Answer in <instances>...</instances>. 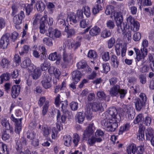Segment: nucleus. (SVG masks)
<instances>
[{"instance_id": "obj_46", "label": "nucleus", "mask_w": 154, "mask_h": 154, "mask_svg": "<svg viewBox=\"0 0 154 154\" xmlns=\"http://www.w3.org/2000/svg\"><path fill=\"white\" fill-rule=\"evenodd\" d=\"M49 101L48 100H46L45 102V104L43 107L42 110V114L43 115H45L47 112L49 106Z\"/></svg>"}, {"instance_id": "obj_18", "label": "nucleus", "mask_w": 154, "mask_h": 154, "mask_svg": "<svg viewBox=\"0 0 154 154\" xmlns=\"http://www.w3.org/2000/svg\"><path fill=\"white\" fill-rule=\"evenodd\" d=\"M47 18V15H45L41 19L40 25L39 26L40 32L42 34L45 33L46 31V29L45 24Z\"/></svg>"}, {"instance_id": "obj_35", "label": "nucleus", "mask_w": 154, "mask_h": 154, "mask_svg": "<svg viewBox=\"0 0 154 154\" xmlns=\"http://www.w3.org/2000/svg\"><path fill=\"white\" fill-rule=\"evenodd\" d=\"M136 146L134 144H132L127 147V150L128 154H131V152L134 154L136 152Z\"/></svg>"}, {"instance_id": "obj_30", "label": "nucleus", "mask_w": 154, "mask_h": 154, "mask_svg": "<svg viewBox=\"0 0 154 154\" xmlns=\"http://www.w3.org/2000/svg\"><path fill=\"white\" fill-rule=\"evenodd\" d=\"M65 31L67 33L68 38H70L75 35V31L74 29L72 28L69 29L68 26L65 27Z\"/></svg>"}, {"instance_id": "obj_36", "label": "nucleus", "mask_w": 154, "mask_h": 154, "mask_svg": "<svg viewBox=\"0 0 154 154\" xmlns=\"http://www.w3.org/2000/svg\"><path fill=\"white\" fill-rule=\"evenodd\" d=\"M42 131L43 132V135L46 137H47L51 132V128L47 126L42 127Z\"/></svg>"}, {"instance_id": "obj_54", "label": "nucleus", "mask_w": 154, "mask_h": 154, "mask_svg": "<svg viewBox=\"0 0 154 154\" xmlns=\"http://www.w3.org/2000/svg\"><path fill=\"white\" fill-rule=\"evenodd\" d=\"M87 56L90 58H95L97 56L96 52L94 51L90 50L88 53Z\"/></svg>"}, {"instance_id": "obj_38", "label": "nucleus", "mask_w": 154, "mask_h": 154, "mask_svg": "<svg viewBox=\"0 0 154 154\" xmlns=\"http://www.w3.org/2000/svg\"><path fill=\"white\" fill-rule=\"evenodd\" d=\"M10 76V74L7 72L2 74L0 76V83L2 84L4 81L9 80Z\"/></svg>"}, {"instance_id": "obj_27", "label": "nucleus", "mask_w": 154, "mask_h": 154, "mask_svg": "<svg viewBox=\"0 0 154 154\" xmlns=\"http://www.w3.org/2000/svg\"><path fill=\"white\" fill-rule=\"evenodd\" d=\"M100 31V29L97 26H94L92 28L90 31V35L93 36L98 34Z\"/></svg>"}, {"instance_id": "obj_29", "label": "nucleus", "mask_w": 154, "mask_h": 154, "mask_svg": "<svg viewBox=\"0 0 154 154\" xmlns=\"http://www.w3.org/2000/svg\"><path fill=\"white\" fill-rule=\"evenodd\" d=\"M146 136V139L147 140H150L153 135L154 132L153 129L151 128H147L145 131Z\"/></svg>"}, {"instance_id": "obj_42", "label": "nucleus", "mask_w": 154, "mask_h": 154, "mask_svg": "<svg viewBox=\"0 0 154 154\" xmlns=\"http://www.w3.org/2000/svg\"><path fill=\"white\" fill-rule=\"evenodd\" d=\"M131 29L134 31H137L139 29L140 24L137 21H135L130 25Z\"/></svg>"}, {"instance_id": "obj_45", "label": "nucleus", "mask_w": 154, "mask_h": 154, "mask_svg": "<svg viewBox=\"0 0 154 154\" xmlns=\"http://www.w3.org/2000/svg\"><path fill=\"white\" fill-rule=\"evenodd\" d=\"M101 57L103 61H108L110 59L109 53L108 52H103L101 53Z\"/></svg>"}, {"instance_id": "obj_21", "label": "nucleus", "mask_w": 154, "mask_h": 154, "mask_svg": "<svg viewBox=\"0 0 154 154\" xmlns=\"http://www.w3.org/2000/svg\"><path fill=\"white\" fill-rule=\"evenodd\" d=\"M120 89L119 85H116L112 87L110 91V94L111 96H117L119 95V92Z\"/></svg>"}, {"instance_id": "obj_15", "label": "nucleus", "mask_w": 154, "mask_h": 154, "mask_svg": "<svg viewBox=\"0 0 154 154\" xmlns=\"http://www.w3.org/2000/svg\"><path fill=\"white\" fill-rule=\"evenodd\" d=\"M82 76L81 72L79 71H74L72 73V76L73 82L76 84L79 82Z\"/></svg>"}, {"instance_id": "obj_41", "label": "nucleus", "mask_w": 154, "mask_h": 154, "mask_svg": "<svg viewBox=\"0 0 154 154\" xmlns=\"http://www.w3.org/2000/svg\"><path fill=\"white\" fill-rule=\"evenodd\" d=\"M97 96L99 99L106 100V96L103 91L101 90L98 91L97 93Z\"/></svg>"}, {"instance_id": "obj_11", "label": "nucleus", "mask_w": 154, "mask_h": 154, "mask_svg": "<svg viewBox=\"0 0 154 154\" xmlns=\"http://www.w3.org/2000/svg\"><path fill=\"white\" fill-rule=\"evenodd\" d=\"M66 44L69 48L75 50L79 47L81 45V41H74L72 40L68 39L66 42Z\"/></svg>"}, {"instance_id": "obj_32", "label": "nucleus", "mask_w": 154, "mask_h": 154, "mask_svg": "<svg viewBox=\"0 0 154 154\" xmlns=\"http://www.w3.org/2000/svg\"><path fill=\"white\" fill-rule=\"evenodd\" d=\"M36 7L38 11L42 12L44 10L45 5L44 3L41 1L37 2L35 4Z\"/></svg>"}, {"instance_id": "obj_26", "label": "nucleus", "mask_w": 154, "mask_h": 154, "mask_svg": "<svg viewBox=\"0 0 154 154\" xmlns=\"http://www.w3.org/2000/svg\"><path fill=\"white\" fill-rule=\"evenodd\" d=\"M145 103L141 101L139 99L136 100L135 102V105L136 109L138 111H140L143 107L145 105Z\"/></svg>"}, {"instance_id": "obj_63", "label": "nucleus", "mask_w": 154, "mask_h": 154, "mask_svg": "<svg viewBox=\"0 0 154 154\" xmlns=\"http://www.w3.org/2000/svg\"><path fill=\"white\" fill-rule=\"evenodd\" d=\"M127 93L126 90L124 89H120L119 92V94L121 99H122L125 97Z\"/></svg>"}, {"instance_id": "obj_58", "label": "nucleus", "mask_w": 154, "mask_h": 154, "mask_svg": "<svg viewBox=\"0 0 154 154\" xmlns=\"http://www.w3.org/2000/svg\"><path fill=\"white\" fill-rule=\"evenodd\" d=\"M123 45L121 44H116L115 46V49L116 51V54L117 55H119L120 54V51L122 49Z\"/></svg>"}, {"instance_id": "obj_40", "label": "nucleus", "mask_w": 154, "mask_h": 154, "mask_svg": "<svg viewBox=\"0 0 154 154\" xmlns=\"http://www.w3.org/2000/svg\"><path fill=\"white\" fill-rule=\"evenodd\" d=\"M102 10L101 5L99 4H96L92 10V12L94 14H96Z\"/></svg>"}, {"instance_id": "obj_5", "label": "nucleus", "mask_w": 154, "mask_h": 154, "mask_svg": "<svg viewBox=\"0 0 154 154\" xmlns=\"http://www.w3.org/2000/svg\"><path fill=\"white\" fill-rule=\"evenodd\" d=\"M41 83L42 86L45 89L50 88L51 86V77L48 74H44Z\"/></svg>"}, {"instance_id": "obj_10", "label": "nucleus", "mask_w": 154, "mask_h": 154, "mask_svg": "<svg viewBox=\"0 0 154 154\" xmlns=\"http://www.w3.org/2000/svg\"><path fill=\"white\" fill-rule=\"evenodd\" d=\"M25 17L24 12L23 11H21L17 15L15 16L13 19L14 23L16 25H19L22 22V20Z\"/></svg>"}, {"instance_id": "obj_6", "label": "nucleus", "mask_w": 154, "mask_h": 154, "mask_svg": "<svg viewBox=\"0 0 154 154\" xmlns=\"http://www.w3.org/2000/svg\"><path fill=\"white\" fill-rule=\"evenodd\" d=\"M48 34L47 35L53 39L59 38L61 35V32L57 29H54L52 27H50L48 29Z\"/></svg>"}, {"instance_id": "obj_19", "label": "nucleus", "mask_w": 154, "mask_h": 154, "mask_svg": "<svg viewBox=\"0 0 154 154\" xmlns=\"http://www.w3.org/2000/svg\"><path fill=\"white\" fill-rule=\"evenodd\" d=\"M63 60L66 64L70 63L72 59V57L70 54H68L66 51L63 50Z\"/></svg>"}, {"instance_id": "obj_34", "label": "nucleus", "mask_w": 154, "mask_h": 154, "mask_svg": "<svg viewBox=\"0 0 154 154\" xmlns=\"http://www.w3.org/2000/svg\"><path fill=\"white\" fill-rule=\"evenodd\" d=\"M130 125L129 123H127L123 126L121 127L119 130V134H122L123 132L127 131L129 129Z\"/></svg>"}, {"instance_id": "obj_25", "label": "nucleus", "mask_w": 154, "mask_h": 154, "mask_svg": "<svg viewBox=\"0 0 154 154\" xmlns=\"http://www.w3.org/2000/svg\"><path fill=\"white\" fill-rule=\"evenodd\" d=\"M111 63L113 67L117 68L119 64V60L117 57L114 55H112L111 57Z\"/></svg>"}, {"instance_id": "obj_62", "label": "nucleus", "mask_w": 154, "mask_h": 154, "mask_svg": "<svg viewBox=\"0 0 154 154\" xmlns=\"http://www.w3.org/2000/svg\"><path fill=\"white\" fill-rule=\"evenodd\" d=\"M84 13L87 17H89L91 15L90 9L88 6L83 7Z\"/></svg>"}, {"instance_id": "obj_37", "label": "nucleus", "mask_w": 154, "mask_h": 154, "mask_svg": "<svg viewBox=\"0 0 154 154\" xmlns=\"http://www.w3.org/2000/svg\"><path fill=\"white\" fill-rule=\"evenodd\" d=\"M144 64V65L140 68V71L142 73L148 72L150 69L149 67V63L146 62Z\"/></svg>"}, {"instance_id": "obj_9", "label": "nucleus", "mask_w": 154, "mask_h": 154, "mask_svg": "<svg viewBox=\"0 0 154 154\" xmlns=\"http://www.w3.org/2000/svg\"><path fill=\"white\" fill-rule=\"evenodd\" d=\"M26 144V141L24 138H22L17 141L15 147L17 152L20 154L22 152V146Z\"/></svg>"}, {"instance_id": "obj_14", "label": "nucleus", "mask_w": 154, "mask_h": 154, "mask_svg": "<svg viewBox=\"0 0 154 154\" xmlns=\"http://www.w3.org/2000/svg\"><path fill=\"white\" fill-rule=\"evenodd\" d=\"M93 124H89L85 131L83 135L85 138L90 137L94 133L95 128L93 126Z\"/></svg>"}, {"instance_id": "obj_1", "label": "nucleus", "mask_w": 154, "mask_h": 154, "mask_svg": "<svg viewBox=\"0 0 154 154\" xmlns=\"http://www.w3.org/2000/svg\"><path fill=\"white\" fill-rule=\"evenodd\" d=\"M117 114L115 107L110 108L105 113V118L101 121V124L108 131H114L118 127L116 116Z\"/></svg>"}, {"instance_id": "obj_16", "label": "nucleus", "mask_w": 154, "mask_h": 154, "mask_svg": "<svg viewBox=\"0 0 154 154\" xmlns=\"http://www.w3.org/2000/svg\"><path fill=\"white\" fill-rule=\"evenodd\" d=\"M103 105H105L104 103H93L91 106L92 110L95 112L103 111Z\"/></svg>"}, {"instance_id": "obj_2", "label": "nucleus", "mask_w": 154, "mask_h": 154, "mask_svg": "<svg viewBox=\"0 0 154 154\" xmlns=\"http://www.w3.org/2000/svg\"><path fill=\"white\" fill-rule=\"evenodd\" d=\"M113 16L114 17L116 25L117 26V31L119 33H125L127 28V24L125 22H123V14L120 12H114Z\"/></svg>"}, {"instance_id": "obj_51", "label": "nucleus", "mask_w": 154, "mask_h": 154, "mask_svg": "<svg viewBox=\"0 0 154 154\" xmlns=\"http://www.w3.org/2000/svg\"><path fill=\"white\" fill-rule=\"evenodd\" d=\"M1 65L3 68H7L9 64V61L7 59H3L1 63Z\"/></svg>"}, {"instance_id": "obj_60", "label": "nucleus", "mask_w": 154, "mask_h": 154, "mask_svg": "<svg viewBox=\"0 0 154 154\" xmlns=\"http://www.w3.org/2000/svg\"><path fill=\"white\" fill-rule=\"evenodd\" d=\"M78 103L76 102L72 101L70 104L71 109L73 111L76 110L78 108Z\"/></svg>"}, {"instance_id": "obj_4", "label": "nucleus", "mask_w": 154, "mask_h": 154, "mask_svg": "<svg viewBox=\"0 0 154 154\" xmlns=\"http://www.w3.org/2000/svg\"><path fill=\"white\" fill-rule=\"evenodd\" d=\"M136 54V59L138 61L142 60V64H144L146 62V60L145 58L147 54V51L144 49V51H140V50L136 48H134Z\"/></svg>"}, {"instance_id": "obj_55", "label": "nucleus", "mask_w": 154, "mask_h": 154, "mask_svg": "<svg viewBox=\"0 0 154 154\" xmlns=\"http://www.w3.org/2000/svg\"><path fill=\"white\" fill-rule=\"evenodd\" d=\"M141 34L139 32H137L135 33L133 36L132 38L135 41H139L141 38Z\"/></svg>"}, {"instance_id": "obj_49", "label": "nucleus", "mask_w": 154, "mask_h": 154, "mask_svg": "<svg viewBox=\"0 0 154 154\" xmlns=\"http://www.w3.org/2000/svg\"><path fill=\"white\" fill-rule=\"evenodd\" d=\"M60 105H61V108L62 111L63 112H66L67 110L66 108L68 105L67 101L66 100L60 101Z\"/></svg>"}, {"instance_id": "obj_53", "label": "nucleus", "mask_w": 154, "mask_h": 154, "mask_svg": "<svg viewBox=\"0 0 154 154\" xmlns=\"http://www.w3.org/2000/svg\"><path fill=\"white\" fill-rule=\"evenodd\" d=\"M148 45L149 43L148 40L146 39H143L142 43V48H141L140 51H142L143 50L144 51V49H146V51H147L146 48L148 47Z\"/></svg>"}, {"instance_id": "obj_24", "label": "nucleus", "mask_w": 154, "mask_h": 154, "mask_svg": "<svg viewBox=\"0 0 154 154\" xmlns=\"http://www.w3.org/2000/svg\"><path fill=\"white\" fill-rule=\"evenodd\" d=\"M144 128L142 125L139 127L138 133L137 135V138L140 141H143L144 140Z\"/></svg>"}, {"instance_id": "obj_12", "label": "nucleus", "mask_w": 154, "mask_h": 154, "mask_svg": "<svg viewBox=\"0 0 154 154\" xmlns=\"http://www.w3.org/2000/svg\"><path fill=\"white\" fill-rule=\"evenodd\" d=\"M34 66L33 63H31L30 60L28 58L24 60L21 65V67L23 68L27 69L29 72L32 70Z\"/></svg>"}, {"instance_id": "obj_13", "label": "nucleus", "mask_w": 154, "mask_h": 154, "mask_svg": "<svg viewBox=\"0 0 154 154\" xmlns=\"http://www.w3.org/2000/svg\"><path fill=\"white\" fill-rule=\"evenodd\" d=\"M9 36L10 35L9 34L6 33L3 35L1 38L0 42L4 49L6 48L9 44Z\"/></svg>"}, {"instance_id": "obj_33", "label": "nucleus", "mask_w": 154, "mask_h": 154, "mask_svg": "<svg viewBox=\"0 0 154 154\" xmlns=\"http://www.w3.org/2000/svg\"><path fill=\"white\" fill-rule=\"evenodd\" d=\"M1 123L5 129L7 130L10 129V125L8 121L5 118L2 119L1 120Z\"/></svg>"}, {"instance_id": "obj_3", "label": "nucleus", "mask_w": 154, "mask_h": 154, "mask_svg": "<svg viewBox=\"0 0 154 154\" xmlns=\"http://www.w3.org/2000/svg\"><path fill=\"white\" fill-rule=\"evenodd\" d=\"M123 111L126 113V116L129 120L133 119L135 116L134 109L131 105L124 104L122 105Z\"/></svg>"}, {"instance_id": "obj_44", "label": "nucleus", "mask_w": 154, "mask_h": 154, "mask_svg": "<svg viewBox=\"0 0 154 154\" xmlns=\"http://www.w3.org/2000/svg\"><path fill=\"white\" fill-rule=\"evenodd\" d=\"M115 11L113 9V6L111 5H108L107 6L106 9L105 10V13L107 15H109L111 14L112 15H113Z\"/></svg>"}, {"instance_id": "obj_7", "label": "nucleus", "mask_w": 154, "mask_h": 154, "mask_svg": "<svg viewBox=\"0 0 154 154\" xmlns=\"http://www.w3.org/2000/svg\"><path fill=\"white\" fill-rule=\"evenodd\" d=\"M11 119L13 121L15 122V132L19 134L20 131L21 130V122L22 120V118H21L20 119H17L15 118L13 116V115H11Z\"/></svg>"}, {"instance_id": "obj_39", "label": "nucleus", "mask_w": 154, "mask_h": 154, "mask_svg": "<svg viewBox=\"0 0 154 154\" xmlns=\"http://www.w3.org/2000/svg\"><path fill=\"white\" fill-rule=\"evenodd\" d=\"M0 154H9L6 146L2 143H0Z\"/></svg>"}, {"instance_id": "obj_8", "label": "nucleus", "mask_w": 154, "mask_h": 154, "mask_svg": "<svg viewBox=\"0 0 154 154\" xmlns=\"http://www.w3.org/2000/svg\"><path fill=\"white\" fill-rule=\"evenodd\" d=\"M33 67L32 70L29 71L31 72L30 76L33 79L36 80L41 75L42 71L39 67H36L35 66Z\"/></svg>"}, {"instance_id": "obj_56", "label": "nucleus", "mask_w": 154, "mask_h": 154, "mask_svg": "<svg viewBox=\"0 0 154 154\" xmlns=\"http://www.w3.org/2000/svg\"><path fill=\"white\" fill-rule=\"evenodd\" d=\"M35 133L34 131H28L26 133L27 137L30 140H32L35 138Z\"/></svg>"}, {"instance_id": "obj_64", "label": "nucleus", "mask_w": 154, "mask_h": 154, "mask_svg": "<svg viewBox=\"0 0 154 154\" xmlns=\"http://www.w3.org/2000/svg\"><path fill=\"white\" fill-rule=\"evenodd\" d=\"M106 26L109 29H113L115 26V24L114 22L111 20H109L107 21L106 23Z\"/></svg>"}, {"instance_id": "obj_43", "label": "nucleus", "mask_w": 154, "mask_h": 154, "mask_svg": "<svg viewBox=\"0 0 154 154\" xmlns=\"http://www.w3.org/2000/svg\"><path fill=\"white\" fill-rule=\"evenodd\" d=\"M143 120H144V118L142 114H140L137 116L134 120V122L135 124H137L140 122L141 124V123H142Z\"/></svg>"}, {"instance_id": "obj_52", "label": "nucleus", "mask_w": 154, "mask_h": 154, "mask_svg": "<svg viewBox=\"0 0 154 154\" xmlns=\"http://www.w3.org/2000/svg\"><path fill=\"white\" fill-rule=\"evenodd\" d=\"M89 23V21L88 19L85 20H82L80 22V25L81 27L82 28H85Z\"/></svg>"}, {"instance_id": "obj_22", "label": "nucleus", "mask_w": 154, "mask_h": 154, "mask_svg": "<svg viewBox=\"0 0 154 154\" xmlns=\"http://www.w3.org/2000/svg\"><path fill=\"white\" fill-rule=\"evenodd\" d=\"M67 19L71 22V23H76L79 21V20L77 18L75 14L73 13H70L68 14Z\"/></svg>"}, {"instance_id": "obj_59", "label": "nucleus", "mask_w": 154, "mask_h": 154, "mask_svg": "<svg viewBox=\"0 0 154 154\" xmlns=\"http://www.w3.org/2000/svg\"><path fill=\"white\" fill-rule=\"evenodd\" d=\"M131 88L134 90L133 92L134 94L138 93L140 91V86L139 85H136L134 86H132Z\"/></svg>"}, {"instance_id": "obj_28", "label": "nucleus", "mask_w": 154, "mask_h": 154, "mask_svg": "<svg viewBox=\"0 0 154 154\" xmlns=\"http://www.w3.org/2000/svg\"><path fill=\"white\" fill-rule=\"evenodd\" d=\"M85 110V113L86 115L87 119L88 120H91L92 117V113L89 105L86 106Z\"/></svg>"}, {"instance_id": "obj_23", "label": "nucleus", "mask_w": 154, "mask_h": 154, "mask_svg": "<svg viewBox=\"0 0 154 154\" xmlns=\"http://www.w3.org/2000/svg\"><path fill=\"white\" fill-rule=\"evenodd\" d=\"M75 119L78 123L82 124L85 119V115L82 112H78L76 115Z\"/></svg>"}, {"instance_id": "obj_31", "label": "nucleus", "mask_w": 154, "mask_h": 154, "mask_svg": "<svg viewBox=\"0 0 154 154\" xmlns=\"http://www.w3.org/2000/svg\"><path fill=\"white\" fill-rule=\"evenodd\" d=\"M72 138L69 135H66L64 136L63 140L64 142V145L67 146H69L71 145Z\"/></svg>"}, {"instance_id": "obj_17", "label": "nucleus", "mask_w": 154, "mask_h": 154, "mask_svg": "<svg viewBox=\"0 0 154 154\" xmlns=\"http://www.w3.org/2000/svg\"><path fill=\"white\" fill-rule=\"evenodd\" d=\"M102 139L100 137H97L92 136L88 140V143L90 146H93L96 143H100L102 141Z\"/></svg>"}, {"instance_id": "obj_50", "label": "nucleus", "mask_w": 154, "mask_h": 154, "mask_svg": "<svg viewBox=\"0 0 154 154\" xmlns=\"http://www.w3.org/2000/svg\"><path fill=\"white\" fill-rule=\"evenodd\" d=\"M73 143L74 144L75 146H76L80 140V136L78 134L75 133L73 134Z\"/></svg>"}, {"instance_id": "obj_48", "label": "nucleus", "mask_w": 154, "mask_h": 154, "mask_svg": "<svg viewBox=\"0 0 154 154\" xmlns=\"http://www.w3.org/2000/svg\"><path fill=\"white\" fill-rule=\"evenodd\" d=\"M50 63L47 61H45L43 63L40 65V68L42 71L46 70L50 66Z\"/></svg>"}, {"instance_id": "obj_20", "label": "nucleus", "mask_w": 154, "mask_h": 154, "mask_svg": "<svg viewBox=\"0 0 154 154\" xmlns=\"http://www.w3.org/2000/svg\"><path fill=\"white\" fill-rule=\"evenodd\" d=\"M20 87L19 85H14L12 88L11 92L13 98H16L19 94Z\"/></svg>"}, {"instance_id": "obj_47", "label": "nucleus", "mask_w": 154, "mask_h": 154, "mask_svg": "<svg viewBox=\"0 0 154 154\" xmlns=\"http://www.w3.org/2000/svg\"><path fill=\"white\" fill-rule=\"evenodd\" d=\"M76 66L78 69H81L85 68L87 66V65L85 61L82 60L79 62L77 64Z\"/></svg>"}, {"instance_id": "obj_61", "label": "nucleus", "mask_w": 154, "mask_h": 154, "mask_svg": "<svg viewBox=\"0 0 154 154\" xmlns=\"http://www.w3.org/2000/svg\"><path fill=\"white\" fill-rule=\"evenodd\" d=\"M44 43L46 45L50 46L53 45V43L51 40L48 38H45L43 40Z\"/></svg>"}, {"instance_id": "obj_57", "label": "nucleus", "mask_w": 154, "mask_h": 154, "mask_svg": "<svg viewBox=\"0 0 154 154\" xmlns=\"http://www.w3.org/2000/svg\"><path fill=\"white\" fill-rule=\"evenodd\" d=\"M111 33L109 30H105L103 31L101 33V36L104 38H106L110 36Z\"/></svg>"}]
</instances>
